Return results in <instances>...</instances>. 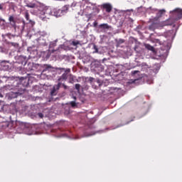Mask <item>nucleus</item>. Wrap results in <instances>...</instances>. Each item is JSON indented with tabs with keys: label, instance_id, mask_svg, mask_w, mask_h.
Wrapping results in <instances>:
<instances>
[{
	"label": "nucleus",
	"instance_id": "obj_1",
	"mask_svg": "<svg viewBox=\"0 0 182 182\" xmlns=\"http://www.w3.org/2000/svg\"><path fill=\"white\" fill-rule=\"evenodd\" d=\"M92 11L93 12H96L97 14L100 13V9L92 4H91L89 6H87L83 11V13L88 18V20H90L92 17Z\"/></svg>",
	"mask_w": 182,
	"mask_h": 182
},
{
	"label": "nucleus",
	"instance_id": "obj_2",
	"mask_svg": "<svg viewBox=\"0 0 182 182\" xmlns=\"http://www.w3.org/2000/svg\"><path fill=\"white\" fill-rule=\"evenodd\" d=\"M52 9L50 8L44 9L40 13V17L43 21H47L50 18V16H52Z\"/></svg>",
	"mask_w": 182,
	"mask_h": 182
},
{
	"label": "nucleus",
	"instance_id": "obj_3",
	"mask_svg": "<svg viewBox=\"0 0 182 182\" xmlns=\"http://www.w3.org/2000/svg\"><path fill=\"white\" fill-rule=\"evenodd\" d=\"M172 13V16L170 18L174 21L176 23V21L181 20L182 18V9H176Z\"/></svg>",
	"mask_w": 182,
	"mask_h": 182
},
{
	"label": "nucleus",
	"instance_id": "obj_4",
	"mask_svg": "<svg viewBox=\"0 0 182 182\" xmlns=\"http://www.w3.org/2000/svg\"><path fill=\"white\" fill-rule=\"evenodd\" d=\"M174 23H175V21L169 18L166 21H161L159 23H157V27L164 28V26H172Z\"/></svg>",
	"mask_w": 182,
	"mask_h": 182
},
{
	"label": "nucleus",
	"instance_id": "obj_5",
	"mask_svg": "<svg viewBox=\"0 0 182 182\" xmlns=\"http://www.w3.org/2000/svg\"><path fill=\"white\" fill-rule=\"evenodd\" d=\"M101 9H105L107 13H110L113 9V6L109 3H105L101 5Z\"/></svg>",
	"mask_w": 182,
	"mask_h": 182
},
{
	"label": "nucleus",
	"instance_id": "obj_6",
	"mask_svg": "<svg viewBox=\"0 0 182 182\" xmlns=\"http://www.w3.org/2000/svg\"><path fill=\"white\" fill-rule=\"evenodd\" d=\"M65 11L62 9H52V16L60 17L63 15Z\"/></svg>",
	"mask_w": 182,
	"mask_h": 182
},
{
	"label": "nucleus",
	"instance_id": "obj_7",
	"mask_svg": "<svg viewBox=\"0 0 182 182\" xmlns=\"http://www.w3.org/2000/svg\"><path fill=\"white\" fill-rule=\"evenodd\" d=\"M9 21L11 26L16 28V19L15 18L14 16H9Z\"/></svg>",
	"mask_w": 182,
	"mask_h": 182
},
{
	"label": "nucleus",
	"instance_id": "obj_8",
	"mask_svg": "<svg viewBox=\"0 0 182 182\" xmlns=\"http://www.w3.org/2000/svg\"><path fill=\"white\" fill-rule=\"evenodd\" d=\"M55 46H57V41H51L49 44V49H50L52 52H55L56 50L53 49Z\"/></svg>",
	"mask_w": 182,
	"mask_h": 182
},
{
	"label": "nucleus",
	"instance_id": "obj_9",
	"mask_svg": "<svg viewBox=\"0 0 182 182\" xmlns=\"http://www.w3.org/2000/svg\"><path fill=\"white\" fill-rule=\"evenodd\" d=\"M166 9H160L158 11L157 14H156V17L157 18H161L162 17V16L166 14Z\"/></svg>",
	"mask_w": 182,
	"mask_h": 182
},
{
	"label": "nucleus",
	"instance_id": "obj_10",
	"mask_svg": "<svg viewBox=\"0 0 182 182\" xmlns=\"http://www.w3.org/2000/svg\"><path fill=\"white\" fill-rule=\"evenodd\" d=\"M68 74L66 73H63L58 79V82H61V80H67Z\"/></svg>",
	"mask_w": 182,
	"mask_h": 182
},
{
	"label": "nucleus",
	"instance_id": "obj_11",
	"mask_svg": "<svg viewBox=\"0 0 182 182\" xmlns=\"http://www.w3.org/2000/svg\"><path fill=\"white\" fill-rule=\"evenodd\" d=\"M10 80H11V82H10L11 83V86H15V83H16V82H17L16 80L15 77H9L7 79V82H10Z\"/></svg>",
	"mask_w": 182,
	"mask_h": 182
},
{
	"label": "nucleus",
	"instance_id": "obj_12",
	"mask_svg": "<svg viewBox=\"0 0 182 182\" xmlns=\"http://www.w3.org/2000/svg\"><path fill=\"white\" fill-rule=\"evenodd\" d=\"M146 49L148 50H151V52H155V48L154 46H151L150 44H146L145 45Z\"/></svg>",
	"mask_w": 182,
	"mask_h": 182
},
{
	"label": "nucleus",
	"instance_id": "obj_13",
	"mask_svg": "<svg viewBox=\"0 0 182 182\" xmlns=\"http://www.w3.org/2000/svg\"><path fill=\"white\" fill-rule=\"evenodd\" d=\"M158 27V24L155 23H152L149 26V29L151 31H154L156 28Z\"/></svg>",
	"mask_w": 182,
	"mask_h": 182
},
{
	"label": "nucleus",
	"instance_id": "obj_14",
	"mask_svg": "<svg viewBox=\"0 0 182 182\" xmlns=\"http://www.w3.org/2000/svg\"><path fill=\"white\" fill-rule=\"evenodd\" d=\"M50 69H52V66L50 65H43V72H47V70H50Z\"/></svg>",
	"mask_w": 182,
	"mask_h": 182
},
{
	"label": "nucleus",
	"instance_id": "obj_15",
	"mask_svg": "<svg viewBox=\"0 0 182 182\" xmlns=\"http://www.w3.org/2000/svg\"><path fill=\"white\" fill-rule=\"evenodd\" d=\"M99 27L103 29H109L110 28L107 23H102L99 26Z\"/></svg>",
	"mask_w": 182,
	"mask_h": 182
},
{
	"label": "nucleus",
	"instance_id": "obj_16",
	"mask_svg": "<svg viewBox=\"0 0 182 182\" xmlns=\"http://www.w3.org/2000/svg\"><path fill=\"white\" fill-rule=\"evenodd\" d=\"M69 105L71 106V107L75 108L77 107V104L75 102V101H72L69 102Z\"/></svg>",
	"mask_w": 182,
	"mask_h": 182
},
{
	"label": "nucleus",
	"instance_id": "obj_17",
	"mask_svg": "<svg viewBox=\"0 0 182 182\" xmlns=\"http://www.w3.org/2000/svg\"><path fill=\"white\" fill-rule=\"evenodd\" d=\"M61 85H62L61 82H58V85H55L53 86V88L55 90H59V89L60 88Z\"/></svg>",
	"mask_w": 182,
	"mask_h": 182
},
{
	"label": "nucleus",
	"instance_id": "obj_18",
	"mask_svg": "<svg viewBox=\"0 0 182 182\" xmlns=\"http://www.w3.org/2000/svg\"><path fill=\"white\" fill-rule=\"evenodd\" d=\"M25 18L26 19V21H28V22H31V21L29 19L30 18V15L28 12L25 13Z\"/></svg>",
	"mask_w": 182,
	"mask_h": 182
},
{
	"label": "nucleus",
	"instance_id": "obj_19",
	"mask_svg": "<svg viewBox=\"0 0 182 182\" xmlns=\"http://www.w3.org/2000/svg\"><path fill=\"white\" fill-rule=\"evenodd\" d=\"M93 49L95 50V51H93V53H98L99 50H98L97 46L95 44L93 45Z\"/></svg>",
	"mask_w": 182,
	"mask_h": 182
},
{
	"label": "nucleus",
	"instance_id": "obj_20",
	"mask_svg": "<svg viewBox=\"0 0 182 182\" xmlns=\"http://www.w3.org/2000/svg\"><path fill=\"white\" fill-rule=\"evenodd\" d=\"M80 87H81V85L80 84H75V89L77 91V92H80Z\"/></svg>",
	"mask_w": 182,
	"mask_h": 182
},
{
	"label": "nucleus",
	"instance_id": "obj_21",
	"mask_svg": "<svg viewBox=\"0 0 182 182\" xmlns=\"http://www.w3.org/2000/svg\"><path fill=\"white\" fill-rule=\"evenodd\" d=\"M7 105L0 104V112H4V108H6Z\"/></svg>",
	"mask_w": 182,
	"mask_h": 182
},
{
	"label": "nucleus",
	"instance_id": "obj_22",
	"mask_svg": "<svg viewBox=\"0 0 182 182\" xmlns=\"http://www.w3.org/2000/svg\"><path fill=\"white\" fill-rule=\"evenodd\" d=\"M56 92H57V90L53 88V90L50 92L51 96H55V95L57 94Z\"/></svg>",
	"mask_w": 182,
	"mask_h": 182
},
{
	"label": "nucleus",
	"instance_id": "obj_23",
	"mask_svg": "<svg viewBox=\"0 0 182 182\" xmlns=\"http://www.w3.org/2000/svg\"><path fill=\"white\" fill-rule=\"evenodd\" d=\"M139 70H134L131 72V74L132 75V76H134V75H136V73H139Z\"/></svg>",
	"mask_w": 182,
	"mask_h": 182
},
{
	"label": "nucleus",
	"instance_id": "obj_24",
	"mask_svg": "<svg viewBox=\"0 0 182 182\" xmlns=\"http://www.w3.org/2000/svg\"><path fill=\"white\" fill-rule=\"evenodd\" d=\"M72 45H73V46H77V45H80V42L79 41H73Z\"/></svg>",
	"mask_w": 182,
	"mask_h": 182
},
{
	"label": "nucleus",
	"instance_id": "obj_25",
	"mask_svg": "<svg viewBox=\"0 0 182 182\" xmlns=\"http://www.w3.org/2000/svg\"><path fill=\"white\" fill-rule=\"evenodd\" d=\"M38 117L40 118V119H43L44 117V115L43 113L41 112H39L38 113Z\"/></svg>",
	"mask_w": 182,
	"mask_h": 182
},
{
	"label": "nucleus",
	"instance_id": "obj_26",
	"mask_svg": "<svg viewBox=\"0 0 182 182\" xmlns=\"http://www.w3.org/2000/svg\"><path fill=\"white\" fill-rule=\"evenodd\" d=\"M119 43H124V39H119Z\"/></svg>",
	"mask_w": 182,
	"mask_h": 182
},
{
	"label": "nucleus",
	"instance_id": "obj_27",
	"mask_svg": "<svg viewBox=\"0 0 182 182\" xmlns=\"http://www.w3.org/2000/svg\"><path fill=\"white\" fill-rule=\"evenodd\" d=\"M97 25H98V23H97V21H95V22L93 23L94 27L97 26Z\"/></svg>",
	"mask_w": 182,
	"mask_h": 182
},
{
	"label": "nucleus",
	"instance_id": "obj_28",
	"mask_svg": "<svg viewBox=\"0 0 182 182\" xmlns=\"http://www.w3.org/2000/svg\"><path fill=\"white\" fill-rule=\"evenodd\" d=\"M0 10H4V4H0Z\"/></svg>",
	"mask_w": 182,
	"mask_h": 182
},
{
	"label": "nucleus",
	"instance_id": "obj_29",
	"mask_svg": "<svg viewBox=\"0 0 182 182\" xmlns=\"http://www.w3.org/2000/svg\"><path fill=\"white\" fill-rule=\"evenodd\" d=\"M70 68H68L65 70V73H70Z\"/></svg>",
	"mask_w": 182,
	"mask_h": 182
},
{
	"label": "nucleus",
	"instance_id": "obj_30",
	"mask_svg": "<svg viewBox=\"0 0 182 182\" xmlns=\"http://www.w3.org/2000/svg\"><path fill=\"white\" fill-rule=\"evenodd\" d=\"M63 87L64 89H68V86L65 85V84H63Z\"/></svg>",
	"mask_w": 182,
	"mask_h": 182
},
{
	"label": "nucleus",
	"instance_id": "obj_31",
	"mask_svg": "<svg viewBox=\"0 0 182 182\" xmlns=\"http://www.w3.org/2000/svg\"><path fill=\"white\" fill-rule=\"evenodd\" d=\"M94 80H95V78H93V77H90V82H93Z\"/></svg>",
	"mask_w": 182,
	"mask_h": 182
},
{
	"label": "nucleus",
	"instance_id": "obj_32",
	"mask_svg": "<svg viewBox=\"0 0 182 182\" xmlns=\"http://www.w3.org/2000/svg\"><path fill=\"white\" fill-rule=\"evenodd\" d=\"M28 7H30V8H33L34 7V5H27Z\"/></svg>",
	"mask_w": 182,
	"mask_h": 182
},
{
	"label": "nucleus",
	"instance_id": "obj_33",
	"mask_svg": "<svg viewBox=\"0 0 182 182\" xmlns=\"http://www.w3.org/2000/svg\"><path fill=\"white\" fill-rule=\"evenodd\" d=\"M73 100H74L75 101L77 100V97H73Z\"/></svg>",
	"mask_w": 182,
	"mask_h": 182
},
{
	"label": "nucleus",
	"instance_id": "obj_34",
	"mask_svg": "<svg viewBox=\"0 0 182 182\" xmlns=\"http://www.w3.org/2000/svg\"><path fill=\"white\" fill-rule=\"evenodd\" d=\"M0 97H3V95L0 92Z\"/></svg>",
	"mask_w": 182,
	"mask_h": 182
}]
</instances>
